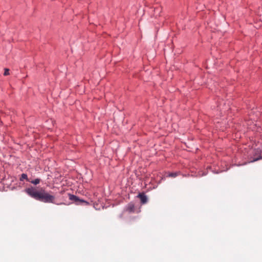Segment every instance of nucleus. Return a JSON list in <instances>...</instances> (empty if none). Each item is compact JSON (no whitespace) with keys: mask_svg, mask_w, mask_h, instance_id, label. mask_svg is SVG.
Masks as SVG:
<instances>
[{"mask_svg":"<svg viewBox=\"0 0 262 262\" xmlns=\"http://www.w3.org/2000/svg\"><path fill=\"white\" fill-rule=\"evenodd\" d=\"M55 200V196L51 195L48 192H46L44 190H41V193L39 199L40 201L45 203H53Z\"/></svg>","mask_w":262,"mask_h":262,"instance_id":"obj_1","label":"nucleus"},{"mask_svg":"<svg viewBox=\"0 0 262 262\" xmlns=\"http://www.w3.org/2000/svg\"><path fill=\"white\" fill-rule=\"evenodd\" d=\"M25 191L31 197L35 199V200L39 201L41 193V190L40 191H37L35 189L32 187L27 188L25 190Z\"/></svg>","mask_w":262,"mask_h":262,"instance_id":"obj_2","label":"nucleus"},{"mask_svg":"<svg viewBox=\"0 0 262 262\" xmlns=\"http://www.w3.org/2000/svg\"><path fill=\"white\" fill-rule=\"evenodd\" d=\"M138 197L140 198V201L142 204H145L147 202V196L145 194L140 193L138 195Z\"/></svg>","mask_w":262,"mask_h":262,"instance_id":"obj_3","label":"nucleus"},{"mask_svg":"<svg viewBox=\"0 0 262 262\" xmlns=\"http://www.w3.org/2000/svg\"><path fill=\"white\" fill-rule=\"evenodd\" d=\"M134 209H135V206H134V205L133 204H132V203H130L128 205L127 207V211L129 212H133L134 211Z\"/></svg>","mask_w":262,"mask_h":262,"instance_id":"obj_4","label":"nucleus"},{"mask_svg":"<svg viewBox=\"0 0 262 262\" xmlns=\"http://www.w3.org/2000/svg\"><path fill=\"white\" fill-rule=\"evenodd\" d=\"M40 181V179H36L32 181L31 182V183L33 184L34 185H37L39 183Z\"/></svg>","mask_w":262,"mask_h":262,"instance_id":"obj_5","label":"nucleus"},{"mask_svg":"<svg viewBox=\"0 0 262 262\" xmlns=\"http://www.w3.org/2000/svg\"><path fill=\"white\" fill-rule=\"evenodd\" d=\"M70 199L71 200H74L75 201H78L79 200L78 198L76 196H75L74 195H70Z\"/></svg>","mask_w":262,"mask_h":262,"instance_id":"obj_6","label":"nucleus"},{"mask_svg":"<svg viewBox=\"0 0 262 262\" xmlns=\"http://www.w3.org/2000/svg\"><path fill=\"white\" fill-rule=\"evenodd\" d=\"M178 173L177 172L169 173L168 174V177H172V178H175V177H176L178 176Z\"/></svg>","mask_w":262,"mask_h":262,"instance_id":"obj_7","label":"nucleus"},{"mask_svg":"<svg viewBox=\"0 0 262 262\" xmlns=\"http://www.w3.org/2000/svg\"><path fill=\"white\" fill-rule=\"evenodd\" d=\"M23 179H27V175L25 173H23L21 176L20 180Z\"/></svg>","mask_w":262,"mask_h":262,"instance_id":"obj_8","label":"nucleus"},{"mask_svg":"<svg viewBox=\"0 0 262 262\" xmlns=\"http://www.w3.org/2000/svg\"><path fill=\"white\" fill-rule=\"evenodd\" d=\"M4 75L5 76H7L9 75V70L8 69H5Z\"/></svg>","mask_w":262,"mask_h":262,"instance_id":"obj_9","label":"nucleus"},{"mask_svg":"<svg viewBox=\"0 0 262 262\" xmlns=\"http://www.w3.org/2000/svg\"><path fill=\"white\" fill-rule=\"evenodd\" d=\"M257 160H258V159H256L254 160L253 161H257Z\"/></svg>","mask_w":262,"mask_h":262,"instance_id":"obj_10","label":"nucleus"}]
</instances>
